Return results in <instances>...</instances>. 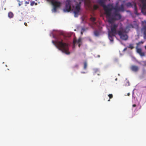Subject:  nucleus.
Segmentation results:
<instances>
[{
    "instance_id": "f257e3e1",
    "label": "nucleus",
    "mask_w": 146,
    "mask_h": 146,
    "mask_svg": "<svg viewBox=\"0 0 146 146\" xmlns=\"http://www.w3.org/2000/svg\"><path fill=\"white\" fill-rule=\"evenodd\" d=\"M111 11H110V16H108V21L109 23H111L115 21L119 20L121 19V16L119 12L124 11V5L122 4L120 7L116 5L114 7L111 5Z\"/></svg>"
},
{
    "instance_id": "f03ea898",
    "label": "nucleus",
    "mask_w": 146,
    "mask_h": 146,
    "mask_svg": "<svg viewBox=\"0 0 146 146\" xmlns=\"http://www.w3.org/2000/svg\"><path fill=\"white\" fill-rule=\"evenodd\" d=\"M54 37L56 39V41L52 40V43L59 50L67 54H69L70 52L68 51V44L63 42L61 35H59Z\"/></svg>"
},
{
    "instance_id": "7ed1b4c3",
    "label": "nucleus",
    "mask_w": 146,
    "mask_h": 146,
    "mask_svg": "<svg viewBox=\"0 0 146 146\" xmlns=\"http://www.w3.org/2000/svg\"><path fill=\"white\" fill-rule=\"evenodd\" d=\"M105 0H98V3L103 7L105 11V14L108 18L109 16H110V11H111V8L112 5L109 4L107 5H106L105 3Z\"/></svg>"
},
{
    "instance_id": "20e7f679",
    "label": "nucleus",
    "mask_w": 146,
    "mask_h": 146,
    "mask_svg": "<svg viewBox=\"0 0 146 146\" xmlns=\"http://www.w3.org/2000/svg\"><path fill=\"white\" fill-rule=\"evenodd\" d=\"M130 27L129 26H127L125 29L121 27L120 30L117 31L118 34L121 39L123 40H126L128 39V36L125 33L128 32Z\"/></svg>"
},
{
    "instance_id": "39448f33",
    "label": "nucleus",
    "mask_w": 146,
    "mask_h": 146,
    "mask_svg": "<svg viewBox=\"0 0 146 146\" xmlns=\"http://www.w3.org/2000/svg\"><path fill=\"white\" fill-rule=\"evenodd\" d=\"M81 2H80L79 3L76 4V7L74 9V13L75 17H77L78 16L79 13L80 9V6Z\"/></svg>"
},
{
    "instance_id": "423d86ee",
    "label": "nucleus",
    "mask_w": 146,
    "mask_h": 146,
    "mask_svg": "<svg viewBox=\"0 0 146 146\" xmlns=\"http://www.w3.org/2000/svg\"><path fill=\"white\" fill-rule=\"evenodd\" d=\"M71 1L70 0H67L66 1L65 7L63 9L65 12H69L71 10H72L71 6Z\"/></svg>"
},
{
    "instance_id": "0eeeda50",
    "label": "nucleus",
    "mask_w": 146,
    "mask_h": 146,
    "mask_svg": "<svg viewBox=\"0 0 146 146\" xmlns=\"http://www.w3.org/2000/svg\"><path fill=\"white\" fill-rule=\"evenodd\" d=\"M113 23H111V25L110 27L111 32L110 33H111L113 36H114V35L117 33L116 29L118 26V24H112ZM110 23L111 24V23Z\"/></svg>"
},
{
    "instance_id": "6e6552de",
    "label": "nucleus",
    "mask_w": 146,
    "mask_h": 146,
    "mask_svg": "<svg viewBox=\"0 0 146 146\" xmlns=\"http://www.w3.org/2000/svg\"><path fill=\"white\" fill-rule=\"evenodd\" d=\"M142 24L143 27L142 29V31L143 33L144 38L146 39V21L143 22Z\"/></svg>"
},
{
    "instance_id": "1a4fd4ad",
    "label": "nucleus",
    "mask_w": 146,
    "mask_h": 146,
    "mask_svg": "<svg viewBox=\"0 0 146 146\" xmlns=\"http://www.w3.org/2000/svg\"><path fill=\"white\" fill-rule=\"evenodd\" d=\"M138 46H136V49L137 52V53L139 54L141 56H145V54L144 52H142V50L140 48H138Z\"/></svg>"
},
{
    "instance_id": "9d476101",
    "label": "nucleus",
    "mask_w": 146,
    "mask_h": 146,
    "mask_svg": "<svg viewBox=\"0 0 146 146\" xmlns=\"http://www.w3.org/2000/svg\"><path fill=\"white\" fill-rule=\"evenodd\" d=\"M131 70L135 72H137L139 70V68L138 66L135 65H132L130 67Z\"/></svg>"
},
{
    "instance_id": "9b49d317",
    "label": "nucleus",
    "mask_w": 146,
    "mask_h": 146,
    "mask_svg": "<svg viewBox=\"0 0 146 146\" xmlns=\"http://www.w3.org/2000/svg\"><path fill=\"white\" fill-rule=\"evenodd\" d=\"M81 40L82 39L81 38H79L78 40H76V39L74 38L73 40V44L74 45L76 43H80L81 42Z\"/></svg>"
},
{
    "instance_id": "f8f14e48",
    "label": "nucleus",
    "mask_w": 146,
    "mask_h": 146,
    "mask_svg": "<svg viewBox=\"0 0 146 146\" xmlns=\"http://www.w3.org/2000/svg\"><path fill=\"white\" fill-rule=\"evenodd\" d=\"M90 19L91 21L92 22V24L93 25H95L96 24V23L95 22V20H96V19L94 17H91L90 18Z\"/></svg>"
},
{
    "instance_id": "ddd939ff",
    "label": "nucleus",
    "mask_w": 146,
    "mask_h": 146,
    "mask_svg": "<svg viewBox=\"0 0 146 146\" xmlns=\"http://www.w3.org/2000/svg\"><path fill=\"white\" fill-rule=\"evenodd\" d=\"M113 36L112 34L111 33H109L108 34V36H109V39L111 41H113V36Z\"/></svg>"
},
{
    "instance_id": "4468645a",
    "label": "nucleus",
    "mask_w": 146,
    "mask_h": 146,
    "mask_svg": "<svg viewBox=\"0 0 146 146\" xmlns=\"http://www.w3.org/2000/svg\"><path fill=\"white\" fill-rule=\"evenodd\" d=\"M14 16V14L11 12H9L8 13V17L10 18H13Z\"/></svg>"
},
{
    "instance_id": "2eb2a0df",
    "label": "nucleus",
    "mask_w": 146,
    "mask_h": 146,
    "mask_svg": "<svg viewBox=\"0 0 146 146\" xmlns=\"http://www.w3.org/2000/svg\"><path fill=\"white\" fill-rule=\"evenodd\" d=\"M134 10H135V14L137 15H138V14L137 13V8L136 6V4L135 3H134Z\"/></svg>"
},
{
    "instance_id": "dca6fc26",
    "label": "nucleus",
    "mask_w": 146,
    "mask_h": 146,
    "mask_svg": "<svg viewBox=\"0 0 146 146\" xmlns=\"http://www.w3.org/2000/svg\"><path fill=\"white\" fill-rule=\"evenodd\" d=\"M126 5L127 7H132V4L130 2L127 3Z\"/></svg>"
},
{
    "instance_id": "f3484780",
    "label": "nucleus",
    "mask_w": 146,
    "mask_h": 146,
    "mask_svg": "<svg viewBox=\"0 0 146 146\" xmlns=\"http://www.w3.org/2000/svg\"><path fill=\"white\" fill-rule=\"evenodd\" d=\"M87 67V63L86 61L84 62V69H86Z\"/></svg>"
},
{
    "instance_id": "a211bd4d",
    "label": "nucleus",
    "mask_w": 146,
    "mask_h": 146,
    "mask_svg": "<svg viewBox=\"0 0 146 146\" xmlns=\"http://www.w3.org/2000/svg\"><path fill=\"white\" fill-rule=\"evenodd\" d=\"M128 48L131 49H133L134 48L133 44H130L128 47Z\"/></svg>"
},
{
    "instance_id": "6ab92c4d",
    "label": "nucleus",
    "mask_w": 146,
    "mask_h": 146,
    "mask_svg": "<svg viewBox=\"0 0 146 146\" xmlns=\"http://www.w3.org/2000/svg\"><path fill=\"white\" fill-rule=\"evenodd\" d=\"M94 34L96 36H98L99 35V32L97 31L94 32Z\"/></svg>"
},
{
    "instance_id": "aec40b11",
    "label": "nucleus",
    "mask_w": 146,
    "mask_h": 146,
    "mask_svg": "<svg viewBox=\"0 0 146 146\" xmlns=\"http://www.w3.org/2000/svg\"><path fill=\"white\" fill-rule=\"evenodd\" d=\"M143 43H144L143 41H141L139 42L138 43H136L137 46H138L139 45H140L141 44H143Z\"/></svg>"
},
{
    "instance_id": "412c9836",
    "label": "nucleus",
    "mask_w": 146,
    "mask_h": 146,
    "mask_svg": "<svg viewBox=\"0 0 146 146\" xmlns=\"http://www.w3.org/2000/svg\"><path fill=\"white\" fill-rule=\"evenodd\" d=\"M99 7V6L97 5H94L93 6V8L94 10L98 9Z\"/></svg>"
},
{
    "instance_id": "4be33fe9",
    "label": "nucleus",
    "mask_w": 146,
    "mask_h": 146,
    "mask_svg": "<svg viewBox=\"0 0 146 146\" xmlns=\"http://www.w3.org/2000/svg\"><path fill=\"white\" fill-rule=\"evenodd\" d=\"M88 29V28H82V29L81 31H82L83 32H84L87 30Z\"/></svg>"
},
{
    "instance_id": "5701e85b",
    "label": "nucleus",
    "mask_w": 146,
    "mask_h": 146,
    "mask_svg": "<svg viewBox=\"0 0 146 146\" xmlns=\"http://www.w3.org/2000/svg\"><path fill=\"white\" fill-rule=\"evenodd\" d=\"M35 1H32L31 3V4H30L31 5V6H33L34 5V4H35Z\"/></svg>"
},
{
    "instance_id": "b1692460",
    "label": "nucleus",
    "mask_w": 146,
    "mask_h": 146,
    "mask_svg": "<svg viewBox=\"0 0 146 146\" xmlns=\"http://www.w3.org/2000/svg\"><path fill=\"white\" fill-rule=\"evenodd\" d=\"M141 62L144 64V66H146V61H142Z\"/></svg>"
},
{
    "instance_id": "393cba45",
    "label": "nucleus",
    "mask_w": 146,
    "mask_h": 146,
    "mask_svg": "<svg viewBox=\"0 0 146 146\" xmlns=\"http://www.w3.org/2000/svg\"><path fill=\"white\" fill-rule=\"evenodd\" d=\"M25 3L26 4H29V1H26L25 2Z\"/></svg>"
},
{
    "instance_id": "a878e982",
    "label": "nucleus",
    "mask_w": 146,
    "mask_h": 146,
    "mask_svg": "<svg viewBox=\"0 0 146 146\" xmlns=\"http://www.w3.org/2000/svg\"><path fill=\"white\" fill-rule=\"evenodd\" d=\"M105 83H106V82H105L104 81H102L101 83L102 84H104Z\"/></svg>"
},
{
    "instance_id": "bb28decb",
    "label": "nucleus",
    "mask_w": 146,
    "mask_h": 146,
    "mask_svg": "<svg viewBox=\"0 0 146 146\" xmlns=\"http://www.w3.org/2000/svg\"><path fill=\"white\" fill-rule=\"evenodd\" d=\"M24 25L26 26H27V23H24Z\"/></svg>"
},
{
    "instance_id": "cd10ccee",
    "label": "nucleus",
    "mask_w": 146,
    "mask_h": 146,
    "mask_svg": "<svg viewBox=\"0 0 146 146\" xmlns=\"http://www.w3.org/2000/svg\"><path fill=\"white\" fill-rule=\"evenodd\" d=\"M81 45V44L80 43H79L78 44V47L80 48V47Z\"/></svg>"
},
{
    "instance_id": "c85d7f7f",
    "label": "nucleus",
    "mask_w": 146,
    "mask_h": 146,
    "mask_svg": "<svg viewBox=\"0 0 146 146\" xmlns=\"http://www.w3.org/2000/svg\"><path fill=\"white\" fill-rule=\"evenodd\" d=\"M84 32H83L82 31H81V35H82L83 34V33Z\"/></svg>"
},
{
    "instance_id": "c756f323",
    "label": "nucleus",
    "mask_w": 146,
    "mask_h": 146,
    "mask_svg": "<svg viewBox=\"0 0 146 146\" xmlns=\"http://www.w3.org/2000/svg\"><path fill=\"white\" fill-rule=\"evenodd\" d=\"M100 55H98L97 56V57H100Z\"/></svg>"
},
{
    "instance_id": "7c9ffc66",
    "label": "nucleus",
    "mask_w": 146,
    "mask_h": 146,
    "mask_svg": "<svg viewBox=\"0 0 146 146\" xmlns=\"http://www.w3.org/2000/svg\"><path fill=\"white\" fill-rule=\"evenodd\" d=\"M81 73H85V72H82Z\"/></svg>"
},
{
    "instance_id": "2f4dec72",
    "label": "nucleus",
    "mask_w": 146,
    "mask_h": 146,
    "mask_svg": "<svg viewBox=\"0 0 146 146\" xmlns=\"http://www.w3.org/2000/svg\"><path fill=\"white\" fill-rule=\"evenodd\" d=\"M35 5H37V3H35Z\"/></svg>"
},
{
    "instance_id": "473e14b6",
    "label": "nucleus",
    "mask_w": 146,
    "mask_h": 146,
    "mask_svg": "<svg viewBox=\"0 0 146 146\" xmlns=\"http://www.w3.org/2000/svg\"><path fill=\"white\" fill-rule=\"evenodd\" d=\"M146 11V9H145V11H142V12H145Z\"/></svg>"
},
{
    "instance_id": "72a5a7b5",
    "label": "nucleus",
    "mask_w": 146,
    "mask_h": 146,
    "mask_svg": "<svg viewBox=\"0 0 146 146\" xmlns=\"http://www.w3.org/2000/svg\"><path fill=\"white\" fill-rule=\"evenodd\" d=\"M126 48H125L124 49V50H126Z\"/></svg>"
},
{
    "instance_id": "f704fd0d",
    "label": "nucleus",
    "mask_w": 146,
    "mask_h": 146,
    "mask_svg": "<svg viewBox=\"0 0 146 146\" xmlns=\"http://www.w3.org/2000/svg\"><path fill=\"white\" fill-rule=\"evenodd\" d=\"M76 66H77V67H78V65H76Z\"/></svg>"
},
{
    "instance_id": "c9c22d12",
    "label": "nucleus",
    "mask_w": 146,
    "mask_h": 146,
    "mask_svg": "<svg viewBox=\"0 0 146 146\" xmlns=\"http://www.w3.org/2000/svg\"><path fill=\"white\" fill-rule=\"evenodd\" d=\"M117 80V78L115 79V80Z\"/></svg>"
},
{
    "instance_id": "e433bc0d",
    "label": "nucleus",
    "mask_w": 146,
    "mask_h": 146,
    "mask_svg": "<svg viewBox=\"0 0 146 146\" xmlns=\"http://www.w3.org/2000/svg\"><path fill=\"white\" fill-rule=\"evenodd\" d=\"M73 7L74 8V6H73Z\"/></svg>"
},
{
    "instance_id": "4c0bfd02",
    "label": "nucleus",
    "mask_w": 146,
    "mask_h": 146,
    "mask_svg": "<svg viewBox=\"0 0 146 146\" xmlns=\"http://www.w3.org/2000/svg\"><path fill=\"white\" fill-rule=\"evenodd\" d=\"M54 1H55V0H54Z\"/></svg>"
}]
</instances>
